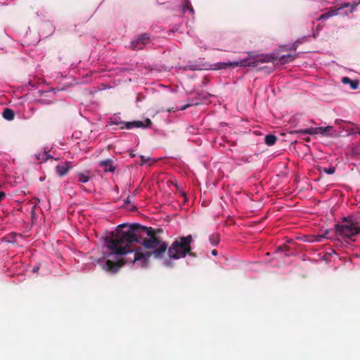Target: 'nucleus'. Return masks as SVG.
Returning a JSON list of instances; mask_svg holds the SVG:
<instances>
[{
	"label": "nucleus",
	"mask_w": 360,
	"mask_h": 360,
	"mask_svg": "<svg viewBox=\"0 0 360 360\" xmlns=\"http://www.w3.org/2000/svg\"><path fill=\"white\" fill-rule=\"evenodd\" d=\"M110 122L113 124L120 125L122 124L123 122L120 120L119 117L111 118Z\"/></svg>",
	"instance_id": "412c9836"
},
{
	"label": "nucleus",
	"mask_w": 360,
	"mask_h": 360,
	"mask_svg": "<svg viewBox=\"0 0 360 360\" xmlns=\"http://www.w3.org/2000/svg\"><path fill=\"white\" fill-rule=\"evenodd\" d=\"M39 267L38 266H34L32 271H33V272H37L39 271Z\"/></svg>",
	"instance_id": "c756f323"
},
{
	"label": "nucleus",
	"mask_w": 360,
	"mask_h": 360,
	"mask_svg": "<svg viewBox=\"0 0 360 360\" xmlns=\"http://www.w3.org/2000/svg\"><path fill=\"white\" fill-rule=\"evenodd\" d=\"M342 82L345 84H349L352 89H356L359 86V82L357 80H352L347 77H344L342 79Z\"/></svg>",
	"instance_id": "4468645a"
},
{
	"label": "nucleus",
	"mask_w": 360,
	"mask_h": 360,
	"mask_svg": "<svg viewBox=\"0 0 360 360\" xmlns=\"http://www.w3.org/2000/svg\"><path fill=\"white\" fill-rule=\"evenodd\" d=\"M122 125L123 126L121 127L122 129H130L132 128H135V121L127 122H123Z\"/></svg>",
	"instance_id": "6ab92c4d"
},
{
	"label": "nucleus",
	"mask_w": 360,
	"mask_h": 360,
	"mask_svg": "<svg viewBox=\"0 0 360 360\" xmlns=\"http://www.w3.org/2000/svg\"><path fill=\"white\" fill-rule=\"evenodd\" d=\"M150 40V36L148 34H143L141 36L137 37L130 44V47L133 50L142 49L144 46L148 44Z\"/></svg>",
	"instance_id": "423d86ee"
},
{
	"label": "nucleus",
	"mask_w": 360,
	"mask_h": 360,
	"mask_svg": "<svg viewBox=\"0 0 360 360\" xmlns=\"http://www.w3.org/2000/svg\"><path fill=\"white\" fill-rule=\"evenodd\" d=\"M162 264L165 266H171V262L169 259H164L162 261Z\"/></svg>",
	"instance_id": "4be33fe9"
},
{
	"label": "nucleus",
	"mask_w": 360,
	"mask_h": 360,
	"mask_svg": "<svg viewBox=\"0 0 360 360\" xmlns=\"http://www.w3.org/2000/svg\"><path fill=\"white\" fill-rule=\"evenodd\" d=\"M74 165L70 161H65L56 167V171L59 176L65 175Z\"/></svg>",
	"instance_id": "0eeeda50"
},
{
	"label": "nucleus",
	"mask_w": 360,
	"mask_h": 360,
	"mask_svg": "<svg viewBox=\"0 0 360 360\" xmlns=\"http://www.w3.org/2000/svg\"><path fill=\"white\" fill-rule=\"evenodd\" d=\"M277 141V137L274 134H268L265 136L264 142L268 146H274Z\"/></svg>",
	"instance_id": "f3484780"
},
{
	"label": "nucleus",
	"mask_w": 360,
	"mask_h": 360,
	"mask_svg": "<svg viewBox=\"0 0 360 360\" xmlns=\"http://www.w3.org/2000/svg\"><path fill=\"white\" fill-rule=\"evenodd\" d=\"M274 54L276 57V58L275 60L278 59L281 64H285V63L291 62L292 60H293L295 58V56H293L291 54L283 55L280 57H277L275 53H274Z\"/></svg>",
	"instance_id": "ddd939ff"
},
{
	"label": "nucleus",
	"mask_w": 360,
	"mask_h": 360,
	"mask_svg": "<svg viewBox=\"0 0 360 360\" xmlns=\"http://www.w3.org/2000/svg\"><path fill=\"white\" fill-rule=\"evenodd\" d=\"M335 231L338 236L351 241H354V237L360 233V226L357 222L345 220L344 224H337L335 226Z\"/></svg>",
	"instance_id": "20e7f679"
},
{
	"label": "nucleus",
	"mask_w": 360,
	"mask_h": 360,
	"mask_svg": "<svg viewBox=\"0 0 360 360\" xmlns=\"http://www.w3.org/2000/svg\"><path fill=\"white\" fill-rule=\"evenodd\" d=\"M327 233H328V231H326L324 233V234L314 236H313V240L311 241V242H318V243L322 242L323 239L327 238V236H326Z\"/></svg>",
	"instance_id": "a211bd4d"
},
{
	"label": "nucleus",
	"mask_w": 360,
	"mask_h": 360,
	"mask_svg": "<svg viewBox=\"0 0 360 360\" xmlns=\"http://www.w3.org/2000/svg\"><path fill=\"white\" fill-rule=\"evenodd\" d=\"M143 126V124L142 122L141 121H135V127L136 128H139V127H142Z\"/></svg>",
	"instance_id": "5701e85b"
},
{
	"label": "nucleus",
	"mask_w": 360,
	"mask_h": 360,
	"mask_svg": "<svg viewBox=\"0 0 360 360\" xmlns=\"http://www.w3.org/2000/svg\"><path fill=\"white\" fill-rule=\"evenodd\" d=\"M333 130V127H309L303 129L295 130L292 133L299 135L309 134V135H322L327 136Z\"/></svg>",
	"instance_id": "39448f33"
},
{
	"label": "nucleus",
	"mask_w": 360,
	"mask_h": 360,
	"mask_svg": "<svg viewBox=\"0 0 360 360\" xmlns=\"http://www.w3.org/2000/svg\"><path fill=\"white\" fill-rule=\"evenodd\" d=\"M43 155L46 156V158H44V159H45V160H46L49 158V155H46L45 153L43 154Z\"/></svg>",
	"instance_id": "7c9ffc66"
},
{
	"label": "nucleus",
	"mask_w": 360,
	"mask_h": 360,
	"mask_svg": "<svg viewBox=\"0 0 360 360\" xmlns=\"http://www.w3.org/2000/svg\"><path fill=\"white\" fill-rule=\"evenodd\" d=\"M100 166L103 167L104 172H114L115 167L113 166V162L110 159H106L100 162Z\"/></svg>",
	"instance_id": "1a4fd4ad"
},
{
	"label": "nucleus",
	"mask_w": 360,
	"mask_h": 360,
	"mask_svg": "<svg viewBox=\"0 0 360 360\" xmlns=\"http://www.w3.org/2000/svg\"><path fill=\"white\" fill-rule=\"evenodd\" d=\"M140 159H141V161L142 164H145V163H146L147 160L149 158H146L144 155H141L140 156Z\"/></svg>",
	"instance_id": "393cba45"
},
{
	"label": "nucleus",
	"mask_w": 360,
	"mask_h": 360,
	"mask_svg": "<svg viewBox=\"0 0 360 360\" xmlns=\"http://www.w3.org/2000/svg\"><path fill=\"white\" fill-rule=\"evenodd\" d=\"M131 203V201H130V197L128 196L125 200H124V205L125 206H127L129 204Z\"/></svg>",
	"instance_id": "a878e982"
},
{
	"label": "nucleus",
	"mask_w": 360,
	"mask_h": 360,
	"mask_svg": "<svg viewBox=\"0 0 360 360\" xmlns=\"http://www.w3.org/2000/svg\"><path fill=\"white\" fill-rule=\"evenodd\" d=\"M6 193L4 191H0V202L5 198Z\"/></svg>",
	"instance_id": "bb28decb"
},
{
	"label": "nucleus",
	"mask_w": 360,
	"mask_h": 360,
	"mask_svg": "<svg viewBox=\"0 0 360 360\" xmlns=\"http://www.w3.org/2000/svg\"><path fill=\"white\" fill-rule=\"evenodd\" d=\"M210 243L212 246H217L220 242L219 235L217 233L211 234L209 237Z\"/></svg>",
	"instance_id": "2eb2a0df"
},
{
	"label": "nucleus",
	"mask_w": 360,
	"mask_h": 360,
	"mask_svg": "<svg viewBox=\"0 0 360 360\" xmlns=\"http://www.w3.org/2000/svg\"><path fill=\"white\" fill-rule=\"evenodd\" d=\"M233 67L232 62H219L211 65V69L214 70L226 69Z\"/></svg>",
	"instance_id": "9b49d317"
},
{
	"label": "nucleus",
	"mask_w": 360,
	"mask_h": 360,
	"mask_svg": "<svg viewBox=\"0 0 360 360\" xmlns=\"http://www.w3.org/2000/svg\"><path fill=\"white\" fill-rule=\"evenodd\" d=\"M167 245L153 235L151 228L139 224H122L108 233L96 263L108 272L116 273L121 266H148L150 256L162 259Z\"/></svg>",
	"instance_id": "f257e3e1"
},
{
	"label": "nucleus",
	"mask_w": 360,
	"mask_h": 360,
	"mask_svg": "<svg viewBox=\"0 0 360 360\" xmlns=\"http://www.w3.org/2000/svg\"><path fill=\"white\" fill-rule=\"evenodd\" d=\"M276 57L273 53L267 54L252 55L249 53L248 57L237 61H232L233 67H256L258 63H269L275 60Z\"/></svg>",
	"instance_id": "7ed1b4c3"
},
{
	"label": "nucleus",
	"mask_w": 360,
	"mask_h": 360,
	"mask_svg": "<svg viewBox=\"0 0 360 360\" xmlns=\"http://www.w3.org/2000/svg\"><path fill=\"white\" fill-rule=\"evenodd\" d=\"M349 6H350V4L349 3H345L342 6H341L338 8L330 10L328 12L321 15L317 18V20H327V19H328L329 18H330L332 16L338 15L340 10H341V9H342L344 8H347Z\"/></svg>",
	"instance_id": "6e6552de"
},
{
	"label": "nucleus",
	"mask_w": 360,
	"mask_h": 360,
	"mask_svg": "<svg viewBox=\"0 0 360 360\" xmlns=\"http://www.w3.org/2000/svg\"><path fill=\"white\" fill-rule=\"evenodd\" d=\"M77 181L79 183L85 184L87 183L90 179V171L86 170L83 172H77L76 174Z\"/></svg>",
	"instance_id": "9d476101"
},
{
	"label": "nucleus",
	"mask_w": 360,
	"mask_h": 360,
	"mask_svg": "<svg viewBox=\"0 0 360 360\" xmlns=\"http://www.w3.org/2000/svg\"><path fill=\"white\" fill-rule=\"evenodd\" d=\"M181 11L184 13L188 11L192 15H194V9L189 0H184L181 5Z\"/></svg>",
	"instance_id": "f8f14e48"
},
{
	"label": "nucleus",
	"mask_w": 360,
	"mask_h": 360,
	"mask_svg": "<svg viewBox=\"0 0 360 360\" xmlns=\"http://www.w3.org/2000/svg\"><path fill=\"white\" fill-rule=\"evenodd\" d=\"M39 101L43 103V104H49L51 103V101H46V100H44V99H41L39 100Z\"/></svg>",
	"instance_id": "cd10ccee"
},
{
	"label": "nucleus",
	"mask_w": 360,
	"mask_h": 360,
	"mask_svg": "<svg viewBox=\"0 0 360 360\" xmlns=\"http://www.w3.org/2000/svg\"><path fill=\"white\" fill-rule=\"evenodd\" d=\"M322 170L327 174H333L335 172V168L334 167H330L328 168H323Z\"/></svg>",
	"instance_id": "aec40b11"
},
{
	"label": "nucleus",
	"mask_w": 360,
	"mask_h": 360,
	"mask_svg": "<svg viewBox=\"0 0 360 360\" xmlns=\"http://www.w3.org/2000/svg\"><path fill=\"white\" fill-rule=\"evenodd\" d=\"M3 117L6 120L11 121L14 118V112L11 109L5 108L2 113Z\"/></svg>",
	"instance_id": "dca6fc26"
},
{
	"label": "nucleus",
	"mask_w": 360,
	"mask_h": 360,
	"mask_svg": "<svg viewBox=\"0 0 360 360\" xmlns=\"http://www.w3.org/2000/svg\"><path fill=\"white\" fill-rule=\"evenodd\" d=\"M186 106H184V107H183V108H181V110H185V109H186Z\"/></svg>",
	"instance_id": "2f4dec72"
},
{
	"label": "nucleus",
	"mask_w": 360,
	"mask_h": 360,
	"mask_svg": "<svg viewBox=\"0 0 360 360\" xmlns=\"http://www.w3.org/2000/svg\"><path fill=\"white\" fill-rule=\"evenodd\" d=\"M192 242L193 238L191 235L176 238L168 249L169 258L179 259L185 257L187 254L193 255V253L191 252L192 250L191 245Z\"/></svg>",
	"instance_id": "f03ea898"
},
{
	"label": "nucleus",
	"mask_w": 360,
	"mask_h": 360,
	"mask_svg": "<svg viewBox=\"0 0 360 360\" xmlns=\"http://www.w3.org/2000/svg\"><path fill=\"white\" fill-rule=\"evenodd\" d=\"M217 254H218V252H217V250H212V255L216 256V255H217Z\"/></svg>",
	"instance_id": "c85d7f7f"
},
{
	"label": "nucleus",
	"mask_w": 360,
	"mask_h": 360,
	"mask_svg": "<svg viewBox=\"0 0 360 360\" xmlns=\"http://www.w3.org/2000/svg\"><path fill=\"white\" fill-rule=\"evenodd\" d=\"M359 4H360V0L357 3L351 5V10H350V11L351 12L354 11L356 9V7L357 6V5H359Z\"/></svg>",
	"instance_id": "b1692460"
}]
</instances>
